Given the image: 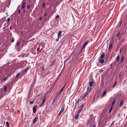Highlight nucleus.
Here are the masks:
<instances>
[{
    "mask_svg": "<svg viewBox=\"0 0 127 127\" xmlns=\"http://www.w3.org/2000/svg\"><path fill=\"white\" fill-rule=\"evenodd\" d=\"M91 88H90L89 87H87V91L86 92L84 93V95L82 98L83 99H86L88 98V94L90 92V91Z\"/></svg>",
    "mask_w": 127,
    "mask_h": 127,
    "instance_id": "nucleus-1",
    "label": "nucleus"
},
{
    "mask_svg": "<svg viewBox=\"0 0 127 127\" xmlns=\"http://www.w3.org/2000/svg\"><path fill=\"white\" fill-rule=\"evenodd\" d=\"M105 56V53L103 52H102V54H101L100 58L99 60V62L101 64H103L104 63V60L103 58H104Z\"/></svg>",
    "mask_w": 127,
    "mask_h": 127,
    "instance_id": "nucleus-2",
    "label": "nucleus"
},
{
    "mask_svg": "<svg viewBox=\"0 0 127 127\" xmlns=\"http://www.w3.org/2000/svg\"><path fill=\"white\" fill-rule=\"evenodd\" d=\"M105 56V53L103 52H102V54H101L100 58L99 60V62L101 64H103L104 63V60L103 58H104Z\"/></svg>",
    "mask_w": 127,
    "mask_h": 127,
    "instance_id": "nucleus-3",
    "label": "nucleus"
},
{
    "mask_svg": "<svg viewBox=\"0 0 127 127\" xmlns=\"http://www.w3.org/2000/svg\"><path fill=\"white\" fill-rule=\"evenodd\" d=\"M65 85H64L59 91V92H58V93L57 94V95H59V96L60 95L61 93H62V92H63V91L64 87Z\"/></svg>",
    "mask_w": 127,
    "mask_h": 127,
    "instance_id": "nucleus-4",
    "label": "nucleus"
},
{
    "mask_svg": "<svg viewBox=\"0 0 127 127\" xmlns=\"http://www.w3.org/2000/svg\"><path fill=\"white\" fill-rule=\"evenodd\" d=\"M64 110V106H62L61 107V110L59 114V116H60L61 115V114Z\"/></svg>",
    "mask_w": 127,
    "mask_h": 127,
    "instance_id": "nucleus-5",
    "label": "nucleus"
},
{
    "mask_svg": "<svg viewBox=\"0 0 127 127\" xmlns=\"http://www.w3.org/2000/svg\"><path fill=\"white\" fill-rule=\"evenodd\" d=\"M59 96V95H58L57 94L55 96L54 98V99H53V101H56V99H57L58 97Z\"/></svg>",
    "mask_w": 127,
    "mask_h": 127,
    "instance_id": "nucleus-6",
    "label": "nucleus"
},
{
    "mask_svg": "<svg viewBox=\"0 0 127 127\" xmlns=\"http://www.w3.org/2000/svg\"><path fill=\"white\" fill-rule=\"evenodd\" d=\"M124 104V101L123 100H121L119 106H122Z\"/></svg>",
    "mask_w": 127,
    "mask_h": 127,
    "instance_id": "nucleus-7",
    "label": "nucleus"
},
{
    "mask_svg": "<svg viewBox=\"0 0 127 127\" xmlns=\"http://www.w3.org/2000/svg\"><path fill=\"white\" fill-rule=\"evenodd\" d=\"M112 43L111 42L109 44V46L108 47V49L110 50L111 48H112Z\"/></svg>",
    "mask_w": 127,
    "mask_h": 127,
    "instance_id": "nucleus-8",
    "label": "nucleus"
},
{
    "mask_svg": "<svg viewBox=\"0 0 127 127\" xmlns=\"http://www.w3.org/2000/svg\"><path fill=\"white\" fill-rule=\"evenodd\" d=\"M45 99H46V97H44L42 101V103L40 105V106H42L44 104V102L45 100Z\"/></svg>",
    "mask_w": 127,
    "mask_h": 127,
    "instance_id": "nucleus-9",
    "label": "nucleus"
},
{
    "mask_svg": "<svg viewBox=\"0 0 127 127\" xmlns=\"http://www.w3.org/2000/svg\"><path fill=\"white\" fill-rule=\"evenodd\" d=\"M33 112L34 113H35L36 112V108L34 106L33 108Z\"/></svg>",
    "mask_w": 127,
    "mask_h": 127,
    "instance_id": "nucleus-10",
    "label": "nucleus"
},
{
    "mask_svg": "<svg viewBox=\"0 0 127 127\" xmlns=\"http://www.w3.org/2000/svg\"><path fill=\"white\" fill-rule=\"evenodd\" d=\"M37 119V117H35L32 122V123L33 124H34L35 123Z\"/></svg>",
    "mask_w": 127,
    "mask_h": 127,
    "instance_id": "nucleus-11",
    "label": "nucleus"
},
{
    "mask_svg": "<svg viewBox=\"0 0 127 127\" xmlns=\"http://www.w3.org/2000/svg\"><path fill=\"white\" fill-rule=\"evenodd\" d=\"M8 78V77L7 76H6L5 77H4L3 78L2 80V81H5Z\"/></svg>",
    "mask_w": 127,
    "mask_h": 127,
    "instance_id": "nucleus-12",
    "label": "nucleus"
},
{
    "mask_svg": "<svg viewBox=\"0 0 127 127\" xmlns=\"http://www.w3.org/2000/svg\"><path fill=\"white\" fill-rule=\"evenodd\" d=\"M93 80L92 79H91V81L89 83V85L91 86H92V85L93 84Z\"/></svg>",
    "mask_w": 127,
    "mask_h": 127,
    "instance_id": "nucleus-13",
    "label": "nucleus"
},
{
    "mask_svg": "<svg viewBox=\"0 0 127 127\" xmlns=\"http://www.w3.org/2000/svg\"><path fill=\"white\" fill-rule=\"evenodd\" d=\"M62 33V32L61 31H60L59 32L58 34V37H60L61 36Z\"/></svg>",
    "mask_w": 127,
    "mask_h": 127,
    "instance_id": "nucleus-14",
    "label": "nucleus"
},
{
    "mask_svg": "<svg viewBox=\"0 0 127 127\" xmlns=\"http://www.w3.org/2000/svg\"><path fill=\"white\" fill-rule=\"evenodd\" d=\"M79 116L78 114H75L74 116V118L76 119H78L79 118Z\"/></svg>",
    "mask_w": 127,
    "mask_h": 127,
    "instance_id": "nucleus-15",
    "label": "nucleus"
},
{
    "mask_svg": "<svg viewBox=\"0 0 127 127\" xmlns=\"http://www.w3.org/2000/svg\"><path fill=\"white\" fill-rule=\"evenodd\" d=\"M88 42H85L84 44H83V47H83V48H84L87 45Z\"/></svg>",
    "mask_w": 127,
    "mask_h": 127,
    "instance_id": "nucleus-16",
    "label": "nucleus"
},
{
    "mask_svg": "<svg viewBox=\"0 0 127 127\" xmlns=\"http://www.w3.org/2000/svg\"><path fill=\"white\" fill-rule=\"evenodd\" d=\"M7 88H10L11 87V84L9 83L7 85Z\"/></svg>",
    "mask_w": 127,
    "mask_h": 127,
    "instance_id": "nucleus-17",
    "label": "nucleus"
},
{
    "mask_svg": "<svg viewBox=\"0 0 127 127\" xmlns=\"http://www.w3.org/2000/svg\"><path fill=\"white\" fill-rule=\"evenodd\" d=\"M106 90L104 91L102 95V97H103L106 94Z\"/></svg>",
    "mask_w": 127,
    "mask_h": 127,
    "instance_id": "nucleus-18",
    "label": "nucleus"
},
{
    "mask_svg": "<svg viewBox=\"0 0 127 127\" xmlns=\"http://www.w3.org/2000/svg\"><path fill=\"white\" fill-rule=\"evenodd\" d=\"M52 90L51 89H49V90H48L47 91V92L48 93H51V92L52 91Z\"/></svg>",
    "mask_w": 127,
    "mask_h": 127,
    "instance_id": "nucleus-19",
    "label": "nucleus"
},
{
    "mask_svg": "<svg viewBox=\"0 0 127 127\" xmlns=\"http://www.w3.org/2000/svg\"><path fill=\"white\" fill-rule=\"evenodd\" d=\"M120 59V56H118L117 57V61L118 62L119 61Z\"/></svg>",
    "mask_w": 127,
    "mask_h": 127,
    "instance_id": "nucleus-20",
    "label": "nucleus"
},
{
    "mask_svg": "<svg viewBox=\"0 0 127 127\" xmlns=\"http://www.w3.org/2000/svg\"><path fill=\"white\" fill-rule=\"evenodd\" d=\"M17 46H18L20 44V42L19 41H17Z\"/></svg>",
    "mask_w": 127,
    "mask_h": 127,
    "instance_id": "nucleus-21",
    "label": "nucleus"
},
{
    "mask_svg": "<svg viewBox=\"0 0 127 127\" xmlns=\"http://www.w3.org/2000/svg\"><path fill=\"white\" fill-rule=\"evenodd\" d=\"M7 87L6 86H4V91L5 92L6 91V90H7Z\"/></svg>",
    "mask_w": 127,
    "mask_h": 127,
    "instance_id": "nucleus-22",
    "label": "nucleus"
},
{
    "mask_svg": "<svg viewBox=\"0 0 127 127\" xmlns=\"http://www.w3.org/2000/svg\"><path fill=\"white\" fill-rule=\"evenodd\" d=\"M47 15H48L49 16V14H47V13L45 12L43 15L45 17Z\"/></svg>",
    "mask_w": 127,
    "mask_h": 127,
    "instance_id": "nucleus-23",
    "label": "nucleus"
},
{
    "mask_svg": "<svg viewBox=\"0 0 127 127\" xmlns=\"http://www.w3.org/2000/svg\"><path fill=\"white\" fill-rule=\"evenodd\" d=\"M120 32H118L117 33V37H118L119 36V35H120Z\"/></svg>",
    "mask_w": 127,
    "mask_h": 127,
    "instance_id": "nucleus-24",
    "label": "nucleus"
},
{
    "mask_svg": "<svg viewBox=\"0 0 127 127\" xmlns=\"http://www.w3.org/2000/svg\"><path fill=\"white\" fill-rule=\"evenodd\" d=\"M6 125L7 127H9V123L8 122H6Z\"/></svg>",
    "mask_w": 127,
    "mask_h": 127,
    "instance_id": "nucleus-25",
    "label": "nucleus"
},
{
    "mask_svg": "<svg viewBox=\"0 0 127 127\" xmlns=\"http://www.w3.org/2000/svg\"><path fill=\"white\" fill-rule=\"evenodd\" d=\"M82 109H80L77 112V113L78 114H79V113H80L81 112V111H82Z\"/></svg>",
    "mask_w": 127,
    "mask_h": 127,
    "instance_id": "nucleus-26",
    "label": "nucleus"
},
{
    "mask_svg": "<svg viewBox=\"0 0 127 127\" xmlns=\"http://www.w3.org/2000/svg\"><path fill=\"white\" fill-rule=\"evenodd\" d=\"M115 121H113L112 123V124H111L110 125V126H109V127H111V126L113 125V124H114V122Z\"/></svg>",
    "mask_w": 127,
    "mask_h": 127,
    "instance_id": "nucleus-27",
    "label": "nucleus"
},
{
    "mask_svg": "<svg viewBox=\"0 0 127 127\" xmlns=\"http://www.w3.org/2000/svg\"><path fill=\"white\" fill-rule=\"evenodd\" d=\"M123 60H124V57L123 56L122 57L121 60V63H122V62L123 61Z\"/></svg>",
    "mask_w": 127,
    "mask_h": 127,
    "instance_id": "nucleus-28",
    "label": "nucleus"
},
{
    "mask_svg": "<svg viewBox=\"0 0 127 127\" xmlns=\"http://www.w3.org/2000/svg\"><path fill=\"white\" fill-rule=\"evenodd\" d=\"M112 107H111V108H110V110H109V113H110L111 112V111H112Z\"/></svg>",
    "mask_w": 127,
    "mask_h": 127,
    "instance_id": "nucleus-29",
    "label": "nucleus"
},
{
    "mask_svg": "<svg viewBox=\"0 0 127 127\" xmlns=\"http://www.w3.org/2000/svg\"><path fill=\"white\" fill-rule=\"evenodd\" d=\"M116 84H117V82H116L115 83H114V84L113 85V88L115 86Z\"/></svg>",
    "mask_w": 127,
    "mask_h": 127,
    "instance_id": "nucleus-30",
    "label": "nucleus"
},
{
    "mask_svg": "<svg viewBox=\"0 0 127 127\" xmlns=\"http://www.w3.org/2000/svg\"><path fill=\"white\" fill-rule=\"evenodd\" d=\"M33 102H34L33 101H30V104H31V105L33 103Z\"/></svg>",
    "mask_w": 127,
    "mask_h": 127,
    "instance_id": "nucleus-31",
    "label": "nucleus"
},
{
    "mask_svg": "<svg viewBox=\"0 0 127 127\" xmlns=\"http://www.w3.org/2000/svg\"><path fill=\"white\" fill-rule=\"evenodd\" d=\"M115 99H114L113 100V102H112V106H113L114 104V103L115 102Z\"/></svg>",
    "mask_w": 127,
    "mask_h": 127,
    "instance_id": "nucleus-32",
    "label": "nucleus"
},
{
    "mask_svg": "<svg viewBox=\"0 0 127 127\" xmlns=\"http://www.w3.org/2000/svg\"><path fill=\"white\" fill-rule=\"evenodd\" d=\"M39 49H40V47H38L37 49V50L38 51H40L41 50H41H39Z\"/></svg>",
    "mask_w": 127,
    "mask_h": 127,
    "instance_id": "nucleus-33",
    "label": "nucleus"
},
{
    "mask_svg": "<svg viewBox=\"0 0 127 127\" xmlns=\"http://www.w3.org/2000/svg\"><path fill=\"white\" fill-rule=\"evenodd\" d=\"M10 18H8L7 19V22L8 23L10 21Z\"/></svg>",
    "mask_w": 127,
    "mask_h": 127,
    "instance_id": "nucleus-34",
    "label": "nucleus"
},
{
    "mask_svg": "<svg viewBox=\"0 0 127 127\" xmlns=\"http://www.w3.org/2000/svg\"><path fill=\"white\" fill-rule=\"evenodd\" d=\"M45 3H43V4H42V7L43 8H44L45 6Z\"/></svg>",
    "mask_w": 127,
    "mask_h": 127,
    "instance_id": "nucleus-35",
    "label": "nucleus"
},
{
    "mask_svg": "<svg viewBox=\"0 0 127 127\" xmlns=\"http://www.w3.org/2000/svg\"><path fill=\"white\" fill-rule=\"evenodd\" d=\"M59 37H58V36L57 38L56 39V41L57 42H58L59 41Z\"/></svg>",
    "mask_w": 127,
    "mask_h": 127,
    "instance_id": "nucleus-36",
    "label": "nucleus"
},
{
    "mask_svg": "<svg viewBox=\"0 0 127 127\" xmlns=\"http://www.w3.org/2000/svg\"><path fill=\"white\" fill-rule=\"evenodd\" d=\"M28 70V68H26L25 69V72H26Z\"/></svg>",
    "mask_w": 127,
    "mask_h": 127,
    "instance_id": "nucleus-37",
    "label": "nucleus"
},
{
    "mask_svg": "<svg viewBox=\"0 0 127 127\" xmlns=\"http://www.w3.org/2000/svg\"><path fill=\"white\" fill-rule=\"evenodd\" d=\"M30 5H29L27 6V8L28 9H30Z\"/></svg>",
    "mask_w": 127,
    "mask_h": 127,
    "instance_id": "nucleus-38",
    "label": "nucleus"
},
{
    "mask_svg": "<svg viewBox=\"0 0 127 127\" xmlns=\"http://www.w3.org/2000/svg\"><path fill=\"white\" fill-rule=\"evenodd\" d=\"M19 75V73L18 74L16 75V77H15L16 78H17Z\"/></svg>",
    "mask_w": 127,
    "mask_h": 127,
    "instance_id": "nucleus-39",
    "label": "nucleus"
},
{
    "mask_svg": "<svg viewBox=\"0 0 127 127\" xmlns=\"http://www.w3.org/2000/svg\"><path fill=\"white\" fill-rule=\"evenodd\" d=\"M25 7V5H23L22 6V8H24Z\"/></svg>",
    "mask_w": 127,
    "mask_h": 127,
    "instance_id": "nucleus-40",
    "label": "nucleus"
},
{
    "mask_svg": "<svg viewBox=\"0 0 127 127\" xmlns=\"http://www.w3.org/2000/svg\"><path fill=\"white\" fill-rule=\"evenodd\" d=\"M126 80L124 81V82L123 83V84H125V83L126 82Z\"/></svg>",
    "mask_w": 127,
    "mask_h": 127,
    "instance_id": "nucleus-41",
    "label": "nucleus"
},
{
    "mask_svg": "<svg viewBox=\"0 0 127 127\" xmlns=\"http://www.w3.org/2000/svg\"><path fill=\"white\" fill-rule=\"evenodd\" d=\"M59 15H57L56 16V18H59Z\"/></svg>",
    "mask_w": 127,
    "mask_h": 127,
    "instance_id": "nucleus-42",
    "label": "nucleus"
},
{
    "mask_svg": "<svg viewBox=\"0 0 127 127\" xmlns=\"http://www.w3.org/2000/svg\"><path fill=\"white\" fill-rule=\"evenodd\" d=\"M22 4H23V5H24L25 4H26V3L25 2H22Z\"/></svg>",
    "mask_w": 127,
    "mask_h": 127,
    "instance_id": "nucleus-43",
    "label": "nucleus"
},
{
    "mask_svg": "<svg viewBox=\"0 0 127 127\" xmlns=\"http://www.w3.org/2000/svg\"><path fill=\"white\" fill-rule=\"evenodd\" d=\"M42 16L40 17L39 18V19L40 20H41L42 19Z\"/></svg>",
    "mask_w": 127,
    "mask_h": 127,
    "instance_id": "nucleus-44",
    "label": "nucleus"
},
{
    "mask_svg": "<svg viewBox=\"0 0 127 127\" xmlns=\"http://www.w3.org/2000/svg\"><path fill=\"white\" fill-rule=\"evenodd\" d=\"M83 48H83V47H82V48L81 49V50L80 51V52H81V51H82Z\"/></svg>",
    "mask_w": 127,
    "mask_h": 127,
    "instance_id": "nucleus-45",
    "label": "nucleus"
},
{
    "mask_svg": "<svg viewBox=\"0 0 127 127\" xmlns=\"http://www.w3.org/2000/svg\"><path fill=\"white\" fill-rule=\"evenodd\" d=\"M14 41V39H13V37L12 38V40H11V42H13Z\"/></svg>",
    "mask_w": 127,
    "mask_h": 127,
    "instance_id": "nucleus-46",
    "label": "nucleus"
},
{
    "mask_svg": "<svg viewBox=\"0 0 127 127\" xmlns=\"http://www.w3.org/2000/svg\"><path fill=\"white\" fill-rule=\"evenodd\" d=\"M83 106H84V105L83 104H82L81 105V107L82 108H83Z\"/></svg>",
    "mask_w": 127,
    "mask_h": 127,
    "instance_id": "nucleus-47",
    "label": "nucleus"
},
{
    "mask_svg": "<svg viewBox=\"0 0 127 127\" xmlns=\"http://www.w3.org/2000/svg\"><path fill=\"white\" fill-rule=\"evenodd\" d=\"M21 11L20 9H19L18 10V13H20V12Z\"/></svg>",
    "mask_w": 127,
    "mask_h": 127,
    "instance_id": "nucleus-48",
    "label": "nucleus"
},
{
    "mask_svg": "<svg viewBox=\"0 0 127 127\" xmlns=\"http://www.w3.org/2000/svg\"><path fill=\"white\" fill-rule=\"evenodd\" d=\"M108 0H107L106 2H105V3H106L108 1Z\"/></svg>",
    "mask_w": 127,
    "mask_h": 127,
    "instance_id": "nucleus-49",
    "label": "nucleus"
},
{
    "mask_svg": "<svg viewBox=\"0 0 127 127\" xmlns=\"http://www.w3.org/2000/svg\"><path fill=\"white\" fill-rule=\"evenodd\" d=\"M2 55L1 56H0V59L1 58V57H2Z\"/></svg>",
    "mask_w": 127,
    "mask_h": 127,
    "instance_id": "nucleus-50",
    "label": "nucleus"
},
{
    "mask_svg": "<svg viewBox=\"0 0 127 127\" xmlns=\"http://www.w3.org/2000/svg\"><path fill=\"white\" fill-rule=\"evenodd\" d=\"M26 12V10H25L24 11V12Z\"/></svg>",
    "mask_w": 127,
    "mask_h": 127,
    "instance_id": "nucleus-51",
    "label": "nucleus"
},
{
    "mask_svg": "<svg viewBox=\"0 0 127 127\" xmlns=\"http://www.w3.org/2000/svg\"><path fill=\"white\" fill-rule=\"evenodd\" d=\"M122 23V21H121L120 23L119 24H121Z\"/></svg>",
    "mask_w": 127,
    "mask_h": 127,
    "instance_id": "nucleus-52",
    "label": "nucleus"
},
{
    "mask_svg": "<svg viewBox=\"0 0 127 127\" xmlns=\"http://www.w3.org/2000/svg\"><path fill=\"white\" fill-rule=\"evenodd\" d=\"M120 76H121V74H120L119 75V76H120Z\"/></svg>",
    "mask_w": 127,
    "mask_h": 127,
    "instance_id": "nucleus-53",
    "label": "nucleus"
},
{
    "mask_svg": "<svg viewBox=\"0 0 127 127\" xmlns=\"http://www.w3.org/2000/svg\"><path fill=\"white\" fill-rule=\"evenodd\" d=\"M24 40H23V42H24Z\"/></svg>",
    "mask_w": 127,
    "mask_h": 127,
    "instance_id": "nucleus-54",
    "label": "nucleus"
},
{
    "mask_svg": "<svg viewBox=\"0 0 127 127\" xmlns=\"http://www.w3.org/2000/svg\"><path fill=\"white\" fill-rule=\"evenodd\" d=\"M111 66H112V64H111Z\"/></svg>",
    "mask_w": 127,
    "mask_h": 127,
    "instance_id": "nucleus-55",
    "label": "nucleus"
},
{
    "mask_svg": "<svg viewBox=\"0 0 127 127\" xmlns=\"http://www.w3.org/2000/svg\"><path fill=\"white\" fill-rule=\"evenodd\" d=\"M0 127H2L1 126H0Z\"/></svg>",
    "mask_w": 127,
    "mask_h": 127,
    "instance_id": "nucleus-56",
    "label": "nucleus"
},
{
    "mask_svg": "<svg viewBox=\"0 0 127 127\" xmlns=\"http://www.w3.org/2000/svg\"><path fill=\"white\" fill-rule=\"evenodd\" d=\"M90 81H91V80L90 79Z\"/></svg>",
    "mask_w": 127,
    "mask_h": 127,
    "instance_id": "nucleus-57",
    "label": "nucleus"
}]
</instances>
